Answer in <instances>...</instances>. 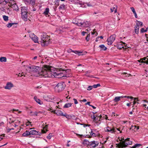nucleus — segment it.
<instances>
[{
    "label": "nucleus",
    "instance_id": "obj_15",
    "mask_svg": "<svg viewBox=\"0 0 148 148\" xmlns=\"http://www.w3.org/2000/svg\"><path fill=\"white\" fill-rule=\"evenodd\" d=\"M121 98H123V96L116 97L114 99V102H118L120 100Z\"/></svg>",
    "mask_w": 148,
    "mask_h": 148
},
{
    "label": "nucleus",
    "instance_id": "obj_38",
    "mask_svg": "<svg viewBox=\"0 0 148 148\" xmlns=\"http://www.w3.org/2000/svg\"><path fill=\"white\" fill-rule=\"evenodd\" d=\"M90 34H88L87 35V36L86 38V39L87 41L89 40L90 39Z\"/></svg>",
    "mask_w": 148,
    "mask_h": 148
},
{
    "label": "nucleus",
    "instance_id": "obj_36",
    "mask_svg": "<svg viewBox=\"0 0 148 148\" xmlns=\"http://www.w3.org/2000/svg\"><path fill=\"white\" fill-rule=\"evenodd\" d=\"M72 52L74 53L75 54H78L79 55H80L79 54L82 53V52H80L79 51H73V50Z\"/></svg>",
    "mask_w": 148,
    "mask_h": 148
},
{
    "label": "nucleus",
    "instance_id": "obj_16",
    "mask_svg": "<svg viewBox=\"0 0 148 148\" xmlns=\"http://www.w3.org/2000/svg\"><path fill=\"white\" fill-rule=\"evenodd\" d=\"M105 131L107 132H110L112 133H114L116 132L115 130V129L114 127H112V129L109 130H105Z\"/></svg>",
    "mask_w": 148,
    "mask_h": 148
},
{
    "label": "nucleus",
    "instance_id": "obj_13",
    "mask_svg": "<svg viewBox=\"0 0 148 148\" xmlns=\"http://www.w3.org/2000/svg\"><path fill=\"white\" fill-rule=\"evenodd\" d=\"M27 12L21 13V17L25 21L27 20Z\"/></svg>",
    "mask_w": 148,
    "mask_h": 148
},
{
    "label": "nucleus",
    "instance_id": "obj_18",
    "mask_svg": "<svg viewBox=\"0 0 148 148\" xmlns=\"http://www.w3.org/2000/svg\"><path fill=\"white\" fill-rule=\"evenodd\" d=\"M134 31L135 33L138 34L139 32V26L138 25H136L135 27Z\"/></svg>",
    "mask_w": 148,
    "mask_h": 148
},
{
    "label": "nucleus",
    "instance_id": "obj_20",
    "mask_svg": "<svg viewBox=\"0 0 148 148\" xmlns=\"http://www.w3.org/2000/svg\"><path fill=\"white\" fill-rule=\"evenodd\" d=\"M7 58L5 57H1L0 58V61L1 62H6Z\"/></svg>",
    "mask_w": 148,
    "mask_h": 148
},
{
    "label": "nucleus",
    "instance_id": "obj_62",
    "mask_svg": "<svg viewBox=\"0 0 148 148\" xmlns=\"http://www.w3.org/2000/svg\"><path fill=\"white\" fill-rule=\"evenodd\" d=\"M134 14V16H135V18H137V14H136V12H135Z\"/></svg>",
    "mask_w": 148,
    "mask_h": 148
},
{
    "label": "nucleus",
    "instance_id": "obj_27",
    "mask_svg": "<svg viewBox=\"0 0 148 148\" xmlns=\"http://www.w3.org/2000/svg\"><path fill=\"white\" fill-rule=\"evenodd\" d=\"M117 8H115L114 7H112L110 9L112 12H113L114 11L115 13H116L117 12Z\"/></svg>",
    "mask_w": 148,
    "mask_h": 148
},
{
    "label": "nucleus",
    "instance_id": "obj_49",
    "mask_svg": "<svg viewBox=\"0 0 148 148\" xmlns=\"http://www.w3.org/2000/svg\"><path fill=\"white\" fill-rule=\"evenodd\" d=\"M51 134H49V135L47 136V138L48 139H51Z\"/></svg>",
    "mask_w": 148,
    "mask_h": 148
},
{
    "label": "nucleus",
    "instance_id": "obj_14",
    "mask_svg": "<svg viewBox=\"0 0 148 148\" xmlns=\"http://www.w3.org/2000/svg\"><path fill=\"white\" fill-rule=\"evenodd\" d=\"M29 135H30V133H29V131L28 130H26L25 132L23 133L22 134V136L25 137H26Z\"/></svg>",
    "mask_w": 148,
    "mask_h": 148
},
{
    "label": "nucleus",
    "instance_id": "obj_60",
    "mask_svg": "<svg viewBox=\"0 0 148 148\" xmlns=\"http://www.w3.org/2000/svg\"><path fill=\"white\" fill-rule=\"evenodd\" d=\"M5 8L2 7L0 8V10L2 11H3L5 10Z\"/></svg>",
    "mask_w": 148,
    "mask_h": 148
},
{
    "label": "nucleus",
    "instance_id": "obj_7",
    "mask_svg": "<svg viewBox=\"0 0 148 148\" xmlns=\"http://www.w3.org/2000/svg\"><path fill=\"white\" fill-rule=\"evenodd\" d=\"M79 26H81L83 27H88L90 25V23L89 22L86 21L85 22H78L76 23Z\"/></svg>",
    "mask_w": 148,
    "mask_h": 148
},
{
    "label": "nucleus",
    "instance_id": "obj_1",
    "mask_svg": "<svg viewBox=\"0 0 148 148\" xmlns=\"http://www.w3.org/2000/svg\"><path fill=\"white\" fill-rule=\"evenodd\" d=\"M26 70H28L30 72H33L37 74L35 75L36 76L50 77L52 76L50 68L47 65L44 66L42 68L40 67L34 65L31 66H28Z\"/></svg>",
    "mask_w": 148,
    "mask_h": 148
},
{
    "label": "nucleus",
    "instance_id": "obj_10",
    "mask_svg": "<svg viewBox=\"0 0 148 148\" xmlns=\"http://www.w3.org/2000/svg\"><path fill=\"white\" fill-rule=\"evenodd\" d=\"M51 112H53L54 113L56 114L58 116H63L64 115L62 112L60 110H53Z\"/></svg>",
    "mask_w": 148,
    "mask_h": 148
},
{
    "label": "nucleus",
    "instance_id": "obj_52",
    "mask_svg": "<svg viewBox=\"0 0 148 148\" xmlns=\"http://www.w3.org/2000/svg\"><path fill=\"white\" fill-rule=\"evenodd\" d=\"M136 103H137V105H138V103L137 102V103H136V101H134L133 102V106H132V107H134V105H135L136 104Z\"/></svg>",
    "mask_w": 148,
    "mask_h": 148
},
{
    "label": "nucleus",
    "instance_id": "obj_29",
    "mask_svg": "<svg viewBox=\"0 0 148 148\" xmlns=\"http://www.w3.org/2000/svg\"><path fill=\"white\" fill-rule=\"evenodd\" d=\"M97 115H95L93 114V116H91V118L93 119V121H95L96 120H97L98 119H97Z\"/></svg>",
    "mask_w": 148,
    "mask_h": 148
},
{
    "label": "nucleus",
    "instance_id": "obj_28",
    "mask_svg": "<svg viewBox=\"0 0 148 148\" xmlns=\"http://www.w3.org/2000/svg\"><path fill=\"white\" fill-rule=\"evenodd\" d=\"M30 115L32 116H38V114H37V113L36 111H35L34 112H33L32 111H30Z\"/></svg>",
    "mask_w": 148,
    "mask_h": 148
},
{
    "label": "nucleus",
    "instance_id": "obj_53",
    "mask_svg": "<svg viewBox=\"0 0 148 148\" xmlns=\"http://www.w3.org/2000/svg\"><path fill=\"white\" fill-rule=\"evenodd\" d=\"M90 130H91V132H90V135L91 136H89L88 137L89 138H91V136H92L91 135L92 134V133H93V132H92V130L91 129H90Z\"/></svg>",
    "mask_w": 148,
    "mask_h": 148
},
{
    "label": "nucleus",
    "instance_id": "obj_43",
    "mask_svg": "<svg viewBox=\"0 0 148 148\" xmlns=\"http://www.w3.org/2000/svg\"><path fill=\"white\" fill-rule=\"evenodd\" d=\"M67 52L69 53H70L71 52H72L73 50L69 48L67 49Z\"/></svg>",
    "mask_w": 148,
    "mask_h": 148
},
{
    "label": "nucleus",
    "instance_id": "obj_54",
    "mask_svg": "<svg viewBox=\"0 0 148 148\" xmlns=\"http://www.w3.org/2000/svg\"><path fill=\"white\" fill-rule=\"evenodd\" d=\"M37 114H38H38H42V113H43L42 112L40 111H38V112H37Z\"/></svg>",
    "mask_w": 148,
    "mask_h": 148
},
{
    "label": "nucleus",
    "instance_id": "obj_25",
    "mask_svg": "<svg viewBox=\"0 0 148 148\" xmlns=\"http://www.w3.org/2000/svg\"><path fill=\"white\" fill-rule=\"evenodd\" d=\"M3 18L4 21H8L9 17L8 16L4 15L3 16Z\"/></svg>",
    "mask_w": 148,
    "mask_h": 148
},
{
    "label": "nucleus",
    "instance_id": "obj_24",
    "mask_svg": "<svg viewBox=\"0 0 148 148\" xmlns=\"http://www.w3.org/2000/svg\"><path fill=\"white\" fill-rule=\"evenodd\" d=\"M49 9L48 8H47L45 9V12H44V14L45 15H47L49 13Z\"/></svg>",
    "mask_w": 148,
    "mask_h": 148
},
{
    "label": "nucleus",
    "instance_id": "obj_30",
    "mask_svg": "<svg viewBox=\"0 0 148 148\" xmlns=\"http://www.w3.org/2000/svg\"><path fill=\"white\" fill-rule=\"evenodd\" d=\"M143 25V23L142 22L138 21H137L136 23V25H140L141 26H142Z\"/></svg>",
    "mask_w": 148,
    "mask_h": 148
},
{
    "label": "nucleus",
    "instance_id": "obj_17",
    "mask_svg": "<svg viewBox=\"0 0 148 148\" xmlns=\"http://www.w3.org/2000/svg\"><path fill=\"white\" fill-rule=\"evenodd\" d=\"M72 105V103H66L64 106H63V108H67L69 107H70Z\"/></svg>",
    "mask_w": 148,
    "mask_h": 148
},
{
    "label": "nucleus",
    "instance_id": "obj_33",
    "mask_svg": "<svg viewBox=\"0 0 148 148\" xmlns=\"http://www.w3.org/2000/svg\"><path fill=\"white\" fill-rule=\"evenodd\" d=\"M83 142L84 144H85L87 145H89V144H90V142H89L88 140H86V139L84 140Z\"/></svg>",
    "mask_w": 148,
    "mask_h": 148
},
{
    "label": "nucleus",
    "instance_id": "obj_50",
    "mask_svg": "<svg viewBox=\"0 0 148 148\" xmlns=\"http://www.w3.org/2000/svg\"><path fill=\"white\" fill-rule=\"evenodd\" d=\"M1 3L3 5H5L8 3H7V2H5L4 0H3V1H1Z\"/></svg>",
    "mask_w": 148,
    "mask_h": 148
},
{
    "label": "nucleus",
    "instance_id": "obj_2",
    "mask_svg": "<svg viewBox=\"0 0 148 148\" xmlns=\"http://www.w3.org/2000/svg\"><path fill=\"white\" fill-rule=\"evenodd\" d=\"M49 36L46 34L42 35L41 37V42L42 46H45L48 45L50 42V40Z\"/></svg>",
    "mask_w": 148,
    "mask_h": 148
},
{
    "label": "nucleus",
    "instance_id": "obj_32",
    "mask_svg": "<svg viewBox=\"0 0 148 148\" xmlns=\"http://www.w3.org/2000/svg\"><path fill=\"white\" fill-rule=\"evenodd\" d=\"M15 24L14 23H9L7 24L6 26L8 28H10L13 25Z\"/></svg>",
    "mask_w": 148,
    "mask_h": 148
},
{
    "label": "nucleus",
    "instance_id": "obj_12",
    "mask_svg": "<svg viewBox=\"0 0 148 148\" xmlns=\"http://www.w3.org/2000/svg\"><path fill=\"white\" fill-rule=\"evenodd\" d=\"M13 87V85L11 82H8L4 88L6 89H10Z\"/></svg>",
    "mask_w": 148,
    "mask_h": 148
},
{
    "label": "nucleus",
    "instance_id": "obj_21",
    "mask_svg": "<svg viewBox=\"0 0 148 148\" xmlns=\"http://www.w3.org/2000/svg\"><path fill=\"white\" fill-rule=\"evenodd\" d=\"M12 6V8L14 9V10H15L16 11H18L19 10L16 4H13Z\"/></svg>",
    "mask_w": 148,
    "mask_h": 148
},
{
    "label": "nucleus",
    "instance_id": "obj_63",
    "mask_svg": "<svg viewBox=\"0 0 148 148\" xmlns=\"http://www.w3.org/2000/svg\"><path fill=\"white\" fill-rule=\"evenodd\" d=\"M134 99L135 101H139L137 98H134Z\"/></svg>",
    "mask_w": 148,
    "mask_h": 148
},
{
    "label": "nucleus",
    "instance_id": "obj_5",
    "mask_svg": "<svg viewBox=\"0 0 148 148\" xmlns=\"http://www.w3.org/2000/svg\"><path fill=\"white\" fill-rule=\"evenodd\" d=\"M47 131V130H41L42 132H40L36 131V130H31L29 132L30 135H40L42 133H45Z\"/></svg>",
    "mask_w": 148,
    "mask_h": 148
},
{
    "label": "nucleus",
    "instance_id": "obj_61",
    "mask_svg": "<svg viewBox=\"0 0 148 148\" xmlns=\"http://www.w3.org/2000/svg\"><path fill=\"white\" fill-rule=\"evenodd\" d=\"M127 98H130L131 99H133L134 98L133 97H130V96H127Z\"/></svg>",
    "mask_w": 148,
    "mask_h": 148
},
{
    "label": "nucleus",
    "instance_id": "obj_55",
    "mask_svg": "<svg viewBox=\"0 0 148 148\" xmlns=\"http://www.w3.org/2000/svg\"><path fill=\"white\" fill-rule=\"evenodd\" d=\"M86 33V32H82V35L84 36L85 35V34Z\"/></svg>",
    "mask_w": 148,
    "mask_h": 148
},
{
    "label": "nucleus",
    "instance_id": "obj_3",
    "mask_svg": "<svg viewBox=\"0 0 148 148\" xmlns=\"http://www.w3.org/2000/svg\"><path fill=\"white\" fill-rule=\"evenodd\" d=\"M130 139L127 138L122 142H120L117 145L119 148H123L125 147L127 145H131L132 142L129 140Z\"/></svg>",
    "mask_w": 148,
    "mask_h": 148
},
{
    "label": "nucleus",
    "instance_id": "obj_31",
    "mask_svg": "<svg viewBox=\"0 0 148 148\" xmlns=\"http://www.w3.org/2000/svg\"><path fill=\"white\" fill-rule=\"evenodd\" d=\"M140 146H141V145L140 144H136L135 145H134L132 146L131 148H136V147H139Z\"/></svg>",
    "mask_w": 148,
    "mask_h": 148
},
{
    "label": "nucleus",
    "instance_id": "obj_46",
    "mask_svg": "<svg viewBox=\"0 0 148 148\" xmlns=\"http://www.w3.org/2000/svg\"><path fill=\"white\" fill-rule=\"evenodd\" d=\"M73 100H74V103L75 104H76L78 103V101L76 99L74 98L73 99Z\"/></svg>",
    "mask_w": 148,
    "mask_h": 148
},
{
    "label": "nucleus",
    "instance_id": "obj_26",
    "mask_svg": "<svg viewBox=\"0 0 148 148\" xmlns=\"http://www.w3.org/2000/svg\"><path fill=\"white\" fill-rule=\"evenodd\" d=\"M21 13L27 12V11L25 7H22L21 9Z\"/></svg>",
    "mask_w": 148,
    "mask_h": 148
},
{
    "label": "nucleus",
    "instance_id": "obj_45",
    "mask_svg": "<svg viewBox=\"0 0 148 148\" xmlns=\"http://www.w3.org/2000/svg\"><path fill=\"white\" fill-rule=\"evenodd\" d=\"M130 9H131V10L133 12V13H134L136 12L135 9L134 7H131V8H130Z\"/></svg>",
    "mask_w": 148,
    "mask_h": 148
},
{
    "label": "nucleus",
    "instance_id": "obj_47",
    "mask_svg": "<svg viewBox=\"0 0 148 148\" xmlns=\"http://www.w3.org/2000/svg\"><path fill=\"white\" fill-rule=\"evenodd\" d=\"M64 4L62 5H60L59 8L60 9H63L64 7Z\"/></svg>",
    "mask_w": 148,
    "mask_h": 148
},
{
    "label": "nucleus",
    "instance_id": "obj_34",
    "mask_svg": "<svg viewBox=\"0 0 148 148\" xmlns=\"http://www.w3.org/2000/svg\"><path fill=\"white\" fill-rule=\"evenodd\" d=\"M36 0H30V3L32 5H34L35 3Z\"/></svg>",
    "mask_w": 148,
    "mask_h": 148
},
{
    "label": "nucleus",
    "instance_id": "obj_35",
    "mask_svg": "<svg viewBox=\"0 0 148 148\" xmlns=\"http://www.w3.org/2000/svg\"><path fill=\"white\" fill-rule=\"evenodd\" d=\"M135 129H136V125H132L131 127L130 128V130H134V131H135Z\"/></svg>",
    "mask_w": 148,
    "mask_h": 148
},
{
    "label": "nucleus",
    "instance_id": "obj_8",
    "mask_svg": "<svg viewBox=\"0 0 148 148\" xmlns=\"http://www.w3.org/2000/svg\"><path fill=\"white\" fill-rule=\"evenodd\" d=\"M29 36L36 43L38 42V38L34 34H31Z\"/></svg>",
    "mask_w": 148,
    "mask_h": 148
},
{
    "label": "nucleus",
    "instance_id": "obj_6",
    "mask_svg": "<svg viewBox=\"0 0 148 148\" xmlns=\"http://www.w3.org/2000/svg\"><path fill=\"white\" fill-rule=\"evenodd\" d=\"M116 35L114 34L111 36L109 38L107 39V41L108 42V45H111L115 39Z\"/></svg>",
    "mask_w": 148,
    "mask_h": 148
},
{
    "label": "nucleus",
    "instance_id": "obj_59",
    "mask_svg": "<svg viewBox=\"0 0 148 148\" xmlns=\"http://www.w3.org/2000/svg\"><path fill=\"white\" fill-rule=\"evenodd\" d=\"M99 37H98L96 39L95 41L96 42H97L99 41Z\"/></svg>",
    "mask_w": 148,
    "mask_h": 148
},
{
    "label": "nucleus",
    "instance_id": "obj_64",
    "mask_svg": "<svg viewBox=\"0 0 148 148\" xmlns=\"http://www.w3.org/2000/svg\"><path fill=\"white\" fill-rule=\"evenodd\" d=\"M147 57H148V59L146 61H145V62L147 64H148V56H147Z\"/></svg>",
    "mask_w": 148,
    "mask_h": 148
},
{
    "label": "nucleus",
    "instance_id": "obj_51",
    "mask_svg": "<svg viewBox=\"0 0 148 148\" xmlns=\"http://www.w3.org/2000/svg\"><path fill=\"white\" fill-rule=\"evenodd\" d=\"M112 128L111 127H110L109 126H108L107 127H106V129L105 130H109L110 129H112Z\"/></svg>",
    "mask_w": 148,
    "mask_h": 148
},
{
    "label": "nucleus",
    "instance_id": "obj_19",
    "mask_svg": "<svg viewBox=\"0 0 148 148\" xmlns=\"http://www.w3.org/2000/svg\"><path fill=\"white\" fill-rule=\"evenodd\" d=\"M99 47L100 48L101 50L106 51L107 49V48L103 45H102L99 46Z\"/></svg>",
    "mask_w": 148,
    "mask_h": 148
},
{
    "label": "nucleus",
    "instance_id": "obj_58",
    "mask_svg": "<svg viewBox=\"0 0 148 148\" xmlns=\"http://www.w3.org/2000/svg\"><path fill=\"white\" fill-rule=\"evenodd\" d=\"M80 101L83 102H85L87 101V100L86 99H84L83 100H80Z\"/></svg>",
    "mask_w": 148,
    "mask_h": 148
},
{
    "label": "nucleus",
    "instance_id": "obj_9",
    "mask_svg": "<svg viewBox=\"0 0 148 148\" xmlns=\"http://www.w3.org/2000/svg\"><path fill=\"white\" fill-rule=\"evenodd\" d=\"M99 144V143L98 142L93 141L90 142L89 145L91 147L95 148L98 146Z\"/></svg>",
    "mask_w": 148,
    "mask_h": 148
},
{
    "label": "nucleus",
    "instance_id": "obj_44",
    "mask_svg": "<svg viewBox=\"0 0 148 148\" xmlns=\"http://www.w3.org/2000/svg\"><path fill=\"white\" fill-rule=\"evenodd\" d=\"M92 87H93V86H89L88 87L87 90H90L92 89Z\"/></svg>",
    "mask_w": 148,
    "mask_h": 148
},
{
    "label": "nucleus",
    "instance_id": "obj_39",
    "mask_svg": "<svg viewBox=\"0 0 148 148\" xmlns=\"http://www.w3.org/2000/svg\"><path fill=\"white\" fill-rule=\"evenodd\" d=\"M147 56L146 57H145L143 58H142V59L143 60V62L144 63H145V61H146V60H147V59H148V58H147Z\"/></svg>",
    "mask_w": 148,
    "mask_h": 148
},
{
    "label": "nucleus",
    "instance_id": "obj_11",
    "mask_svg": "<svg viewBox=\"0 0 148 148\" xmlns=\"http://www.w3.org/2000/svg\"><path fill=\"white\" fill-rule=\"evenodd\" d=\"M61 71V72L60 73H57V75L58 76H59V77H58V78L64 77L66 72V71L64 70H62Z\"/></svg>",
    "mask_w": 148,
    "mask_h": 148
},
{
    "label": "nucleus",
    "instance_id": "obj_42",
    "mask_svg": "<svg viewBox=\"0 0 148 148\" xmlns=\"http://www.w3.org/2000/svg\"><path fill=\"white\" fill-rule=\"evenodd\" d=\"M140 32L141 33H143L147 32V30H145L144 28H142L141 29Z\"/></svg>",
    "mask_w": 148,
    "mask_h": 148
},
{
    "label": "nucleus",
    "instance_id": "obj_56",
    "mask_svg": "<svg viewBox=\"0 0 148 148\" xmlns=\"http://www.w3.org/2000/svg\"><path fill=\"white\" fill-rule=\"evenodd\" d=\"M138 129H139V127L138 126H137L136 125L135 131H137Z\"/></svg>",
    "mask_w": 148,
    "mask_h": 148
},
{
    "label": "nucleus",
    "instance_id": "obj_37",
    "mask_svg": "<svg viewBox=\"0 0 148 148\" xmlns=\"http://www.w3.org/2000/svg\"><path fill=\"white\" fill-rule=\"evenodd\" d=\"M100 86V85L99 84H95L93 85V87L94 88H96Z\"/></svg>",
    "mask_w": 148,
    "mask_h": 148
},
{
    "label": "nucleus",
    "instance_id": "obj_57",
    "mask_svg": "<svg viewBox=\"0 0 148 148\" xmlns=\"http://www.w3.org/2000/svg\"><path fill=\"white\" fill-rule=\"evenodd\" d=\"M138 62H141V63H143V60L142 59H141L140 60H138Z\"/></svg>",
    "mask_w": 148,
    "mask_h": 148
},
{
    "label": "nucleus",
    "instance_id": "obj_48",
    "mask_svg": "<svg viewBox=\"0 0 148 148\" xmlns=\"http://www.w3.org/2000/svg\"><path fill=\"white\" fill-rule=\"evenodd\" d=\"M63 116H65L67 118H68L70 116L69 115H67L66 114V113L64 114Z\"/></svg>",
    "mask_w": 148,
    "mask_h": 148
},
{
    "label": "nucleus",
    "instance_id": "obj_22",
    "mask_svg": "<svg viewBox=\"0 0 148 148\" xmlns=\"http://www.w3.org/2000/svg\"><path fill=\"white\" fill-rule=\"evenodd\" d=\"M18 76L19 77H21L23 76H24V77H27V73H24L22 72V73H19L18 74Z\"/></svg>",
    "mask_w": 148,
    "mask_h": 148
},
{
    "label": "nucleus",
    "instance_id": "obj_41",
    "mask_svg": "<svg viewBox=\"0 0 148 148\" xmlns=\"http://www.w3.org/2000/svg\"><path fill=\"white\" fill-rule=\"evenodd\" d=\"M102 117L101 115H97V119H98L97 120L99 121H100L101 117Z\"/></svg>",
    "mask_w": 148,
    "mask_h": 148
},
{
    "label": "nucleus",
    "instance_id": "obj_23",
    "mask_svg": "<svg viewBox=\"0 0 148 148\" xmlns=\"http://www.w3.org/2000/svg\"><path fill=\"white\" fill-rule=\"evenodd\" d=\"M34 99L35 101H36V102H37L38 104H40V105H41V103H40V101L39 99H38L36 97H34Z\"/></svg>",
    "mask_w": 148,
    "mask_h": 148
},
{
    "label": "nucleus",
    "instance_id": "obj_4",
    "mask_svg": "<svg viewBox=\"0 0 148 148\" xmlns=\"http://www.w3.org/2000/svg\"><path fill=\"white\" fill-rule=\"evenodd\" d=\"M65 86L66 85L64 82H60L58 84L55 88L59 92L63 90L65 87Z\"/></svg>",
    "mask_w": 148,
    "mask_h": 148
},
{
    "label": "nucleus",
    "instance_id": "obj_40",
    "mask_svg": "<svg viewBox=\"0 0 148 148\" xmlns=\"http://www.w3.org/2000/svg\"><path fill=\"white\" fill-rule=\"evenodd\" d=\"M9 123L11 124L12 123H13L14 122V121L13 120H11V118H10L8 119Z\"/></svg>",
    "mask_w": 148,
    "mask_h": 148
}]
</instances>
